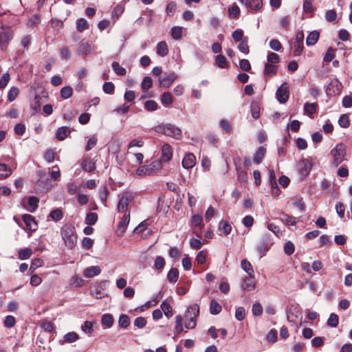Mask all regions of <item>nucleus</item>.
<instances>
[{"instance_id":"11","label":"nucleus","mask_w":352,"mask_h":352,"mask_svg":"<svg viewBox=\"0 0 352 352\" xmlns=\"http://www.w3.org/2000/svg\"><path fill=\"white\" fill-rule=\"evenodd\" d=\"M22 219L25 224L27 230L31 232H34L37 230L38 225L33 216L29 214H25L22 216Z\"/></svg>"},{"instance_id":"8","label":"nucleus","mask_w":352,"mask_h":352,"mask_svg":"<svg viewBox=\"0 0 352 352\" xmlns=\"http://www.w3.org/2000/svg\"><path fill=\"white\" fill-rule=\"evenodd\" d=\"M295 43L294 44V56H300L303 50V41H304V33L303 32H299L296 35Z\"/></svg>"},{"instance_id":"63","label":"nucleus","mask_w":352,"mask_h":352,"mask_svg":"<svg viewBox=\"0 0 352 352\" xmlns=\"http://www.w3.org/2000/svg\"><path fill=\"white\" fill-rule=\"evenodd\" d=\"M16 324L15 318L12 316H7L3 321V324L7 328H12Z\"/></svg>"},{"instance_id":"51","label":"nucleus","mask_w":352,"mask_h":352,"mask_svg":"<svg viewBox=\"0 0 352 352\" xmlns=\"http://www.w3.org/2000/svg\"><path fill=\"white\" fill-rule=\"evenodd\" d=\"M183 318L181 315H177L175 317V331L177 333L179 334L183 331Z\"/></svg>"},{"instance_id":"38","label":"nucleus","mask_w":352,"mask_h":352,"mask_svg":"<svg viewBox=\"0 0 352 352\" xmlns=\"http://www.w3.org/2000/svg\"><path fill=\"white\" fill-rule=\"evenodd\" d=\"M49 217L54 221H58L63 217V210L60 208L54 209L50 212Z\"/></svg>"},{"instance_id":"60","label":"nucleus","mask_w":352,"mask_h":352,"mask_svg":"<svg viewBox=\"0 0 352 352\" xmlns=\"http://www.w3.org/2000/svg\"><path fill=\"white\" fill-rule=\"evenodd\" d=\"M263 307L258 302H256L252 305V314L254 316H260L263 314Z\"/></svg>"},{"instance_id":"64","label":"nucleus","mask_w":352,"mask_h":352,"mask_svg":"<svg viewBox=\"0 0 352 352\" xmlns=\"http://www.w3.org/2000/svg\"><path fill=\"white\" fill-rule=\"evenodd\" d=\"M153 85V80L152 78L150 76H146L144 78L141 87L144 90H148L152 87Z\"/></svg>"},{"instance_id":"18","label":"nucleus","mask_w":352,"mask_h":352,"mask_svg":"<svg viewBox=\"0 0 352 352\" xmlns=\"http://www.w3.org/2000/svg\"><path fill=\"white\" fill-rule=\"evenodd\" d=\"M196 164V157L192 153L185 155L182 160V166L186 169L192 168Z\"/></svg>"},{"instance_id":"3","label":"nucleus","mask_w":352,"mask_h":352,"mask_svg":"<svg viewBox=\"0 0 352 352\" xmlns=\"http://www.w3.org/2000/svg\"><path fill=\"white\" fill-rule=\"evenodd\" d=\"M331 156L333 157L331 164L338 166L343 161L345 160L346 155V146L342 143H339L330 152Z\"/></svg>"},{"instance_id":"45","label":"nucleus","mask_w":352,"mask_h":352,"mask_svg":"<svg viewBox=\"0 0 352 352\" xmlns=\"http://www.w3.org/2000/svg\"><path fill=\"white\" fill-rule=\"evenodd\" d=\"M278 70V67L274 64L266 63L264 67V74L269 76L274 75Z\"/></svg>"},{"instance_id":"62","label":"nucleus","mask_w":352,"mask_h":352,"mask_svg":"<svg viewBox=\"0 0 352 352\" xmlns=\"http://www.w3.org/2000/svg\"><path fill=\"white\" fill-rule=\"evenodd\" d=\"M124 10V8L122 6L117 5L112 11V18H116L115 19L117 20L120 17V16L123 13Z\"/></svg>"},{"instance_id":"13","label":"nucleus","mask_w":352,"mask_h":352,"mask_svg":"<svg viewBox=\"0 0 352 352\" xmlns=\"http://www.w3.org/2000/svg\"><path fill=\"white\" fill-rule=\"evenodd\" d=\"M91 45L89 42L82 41L79 43L77 49V53L78 55L85 58L91 54Z\"/></svg>"},{"instance_id":"4","label":"nucleus","mask_w":352,"mask_h":352,"mask_svg":"<svg viewBox=\"0 0 352 352\" xmlns=\"http://www.w3.org/2000/svg\"><path fill=\"white\" fill-rule=\"evenodd\" d=\"M156 131L162 133L177 140L182 137V133L179 128L172 124H166L157 126Z\"/></svg>"},{"instance_id":"29","label":"nucleus","mask_w":352,"mask_h":352,"mask_svg":"<svg viewBox=\"0 0 352 352\" xmlns=\"http://www.w3.org/2000/svg\"><path fill=\"white\" fill-rule=\"evenodd\" d=\"M319 36L320 34L316 30L310 32L306 38V44L309 46L315 45L318 41Z\"/></svg>"},{"instance_id":"28","label":"nucleus","mask_w":352,"mask_h":352,"mask_svg":"<svg viewBox=\"0 0 352 352\" xmlns=\"http://www.w3.org/2000/svg\"><path fill=\"white\" fill-rule=\"evenodd\" d=\"M241 268L251 277L254 278V272L252 264L246 259L242 260L241 263Z\"/></svg>"},{"instance_id":"15","label":"nucleus","mask_w":352,"mask_h":352,"mask_svg":"<svg viewBox=\"0 0 352 352\" xmlns=\"http://www.w3.org/2000/svg\"><path fill=\"white\" fill-rule=\"evenodd\" d=\"M12 33L10 31L0 33V49L1 50H6L7 49L10 41L12 39Z\"/></svg>"},{"instance_id":"22","label":"nucleus","mask_w":352,"mask_h":352,"mask_svg":"<svg viewBox=\"0 0 352 352\" xmlns=\"http://www.w3.org/2000/svg\"><path fill=\"white\" fill-rule=\"evenodd\" d=\"M71 133V131L67 126H60L59 127L56 132V138L60 140L63 141L66 138H67Z\"/></svg>"},{"instance_id":"17","label":"nucleus","mask_w":352,"mask_h":352,"mask_svg":"<svg viewBox=\"0 0 352 352\" xmlns=\"http://www.w3.org/2000/svg\"><path fill=\"white\" fill-rule=\"evenodd\" d=\"M80 166L86 172L91 173L96 169L95 162L89 157H84L82 159Z\"/></svg>"},{"instance_id":"39","label":"nucleus","mask_w":352,"mask_h":352,"mask_svg":"<svg viewBox=\"0 0 352 352\" xmlns=\"http://www.w3.org/2000/svg\"><path fill=\"white\" fill-rule=\"evenodd\" d=\"M179 278V271L177 268H171L167 274V279L170 283H176Z\"/></svg>"},{"instance_id":"57","label":"nucleus","mask_w":352,"mask_h":352,"mask_svg":"<svg viewBox=\"0 0 352 352\" xmlns=\"http://www.w3.org/2000/svg\"><path fill=\"white\" fill-rule=\"evenodd\" d=\"M19 89L16 87H12L8 94V100L10 102H12L16 99L17 96L19 95Z\"/></svg>"},{"instance_id":"52","label":"nucleus","mask_w":352,"mask_h":352,"mask_svg":"<svg viewBox=\"0 0 352 352\" xmlns=\"http://www.w3.org/2000/svg\"><path fill=\"white\" fill-rule=\"evenodd\" d=\"M238 48L240 52L245 54L250 52L249 46L248 44V37H245L244 39L240 41Z\"/></svg>"},{"instance_id":"21","label":"nucleus","mask_w":352,"mask_h":352,"mask_svg":"<svg viewBox=\"0 0 352 352\" xmlns=\"http://www.w3.org/2000/svg\"><path fill=\"white\" fill-rule=\"evenodd\" d=\"M173 156V149L171 146L165 144L162 148V157L161 161L166 162H168Z\"/></svg>"},{"instance_id":"5","label":"nucleus","mask_w":352,"mask_h":352,"mask_svg":"<svg viewBox=\"0 0 352 352\" xmlns=\"http://www.w3.org/2000/svg\"><path fill=\"white\" fill-rule=\"evenodd\" d=\"M135 197V193L131 191H125L119 195V201L117 209L119 212L128 213V207Z\"/></svg>"},{"instance_id":"19","label":"nucleus","mask_w":352,"mask_h":352,"mask_svg":"<svg viewBox=\"0 0 352 352\" xmlns=\"http://www.w3.org/2000/svg\"><path fill=\"white\" fill-rule=\"evenodd\" d=\"M177 76L174 72L169 73L166 76L159 79L160 85L164 88L169 87L176 79Z\"/></svg>"},{"instance_id":"50","label":"nucleus","mask_w":352,"mask_h":352,"mask_svg":"<svg viewBox=\"0 0 352 352\" xmlns=\"http://www.w3.org/2000/svg\"><path fill=\"white\" fill-rule=\"evenodd\" d=\"M102 324L108 328L111 327L113 324V318L111 314H104L102 317Z\"/></svg>"},{"instance_id":"44","label":"nucleus","mask_w":352,"mask_h":352,"mask_svg":"<svg viewBox=\"0 0 352 352\" xmlns=\"http://www.w3.org/2000/svg\"><path fill=\"white\" fill-rule=\"evenodd\" d=\"M76 29L80 32L89 29V25L87 20L84 18L78 19L76 21Z\"/></svg>"},{"instance_id":"2","label":"nucleus","mask_w":352,"mask_h":352,"mask_svg":"<svg viewBox=\"0 0 352 352\" xmlns=\"http://www.w3.org/2000/svg\"><path fill=\"white\" fill-rule=\"evenodd\" d=\"M199 314V306L197 304H193L187 308L184 315L186 318L184 326L186 329H192L195 328L197 325V317Z\"/></svg>"},{"instance_id":"40","label":"nucleus","mask_w":352,"mask_h":352,"mask_svg":"<svg viewBox=\"0 0 352 352\" xmlns=\"http://www.w3.org/2000/svg\"><path fill=\"white\" fill-rule=\"evenodd\" d=\"M222 307L219 303L215 300H212L210 305V312L212 315H217L221 311Z\"/></svg>"},{"instance_id":"30","label":"nucleus","mask_w":352,"mask_h":352,"mask_svg":"<svg viewBox=\"0 0 352 352\" xmlns=\"http://www.w3.org/2000/svg\"><path fill=\"white\" fill-rule=\"evenodd\" d=\"M104 284L100 283L98 285L94 290L92 292V295L97 299H100L107 296L104 288L103 287Z\"/></svg>"},{"instance_id":"54","label":"nucleus","mask_w":352,"mask_h":352,"mask_svg":"<svg viewBox=\"0 0 352 352\" xmlns=\"http://www.w3.org/2000/svg\"><path fill=\"white\" fill-rule=\"evenodd\" d=\"M161 102L164 105H169L173 102V96L170 92H164L161 96Z\"/></svg>"},{"instance_id":"58","label":"nucleus","mask_w":352,"mask_h":352,"mask_svg":"<svg viewBox=\"0 0 352 352\" xmlns=\"http://www.w3.org/2000/svg\"><path fill=\"white\" fill-rule=\"evenodd\" d=\"M158 104L155 100H147L144 102V108L148 111H154L158 109Z\"/></svg>"},{"instance_id":"9","label":"nucleus","mask_w":352,"mask_h":352,"mask_svg":"<svg viewBox=\"0 0 352 352\" xmlns=\"http://www.w3.org/2000/svg\"><path fill=\"white\" fill-rule=\"evenodd\" d=\"M341 85L342 84L338 80L333 79L327 87V94L329 96L338 95L341 91Z\"/></svg>"},{"instance_id":"48","label":"nucleus","mask_w":352,"mask_h":352,"mask_svg":"<svg viewBox=\"0 0 352 352\" xmlns=\"http://www.w3.org/2000/svg\"><path fill=\"white\" fill-rule=\"evenodd\" d=\"M118 324L120 327L126 329L130 324L129 317L126 314L120 315L118 320Z\"/></svg>"},{"instance_id":"59","label":"nucleus","mask_w":352,"mask_h":352,"mask_svg":"<svg viewBox=\"0 0 352 352\" xmlns=\"http://www.w3.org/2000/svg\"><path fill=\"white\" fill-rule=\"evenodd\" d=\"M177 10V3L175 1L169 2L166 8V12L168 16H171L174 15Z\"/></svg>"},{"instance_id":"25","label":"nucleus","mask_w":352,"mask_h":352,"mask_svg":"<svg viewBox=\"0 0 352 352\" xmlns=\"http://www.w3.org/2000/svg\"><path fill=\"white\" fill-rule=\"evenodd\" d=\"M101 269L99 266H91L85 269L84 276L87 278H92L100 274Z\"/></svg>"},{"instance_id":"61","label":"nucleus","mask_w":352,"mask_h":352,"mask_svg":"<svg viewBox=\"0 0 352 352\" xmlns=\"http://www.w3.org/2000/svg\"><path fill=\"white\" fill-rule=\"evenodd\" d=\"M339 125L342 128H347L349 126V118L346 114H342L338 120Z\"/></svg>"},{"instance_id":"26","label":"nucleus","mask_w":352,"mask_h":352,"mask_svg":"<svg viewBox=\"0 0 352 352\" xmlns=\"http://www.w3.org/2000/svg\"><path fill=\"white\" fill-rule=\"evenodd\" d=\"M79 338H80L79 335L77 333H76L74 331H71V332L66 333L63 337L61 342L63 344L73 343V342H75L76 341H77L78 340H79Z\"/></svg>"},{"instance_id":"7","label":"nucleus","mask_w":352,"mask_h":352,"mask_svg":"<svg viewBox=\"0 0 352 352\" xmlns=\"http://www.w3.org/2000/svg\"><path fill=\"white\" fill-rule=\"evenodd\" d=\"M242 4H244L248 11L258 12L263 8V0H239Z\"/></svg>"},{"instance_id":"46","label":"nucleus","mask_w":352,"mask_h":352,"mask_svg":"<svg viewBox=\"0 0 352 352\" xmlns=\"http://www.w3.org/2000/svg\"><path fill=\"white\" fill-rule=\"evenodd\" d=\"M215 65L220 68H225L228 65L226 58L222 54L217 55L215 58Z\"/></svg>"},{"instance_id":"43","label":"nucleus","mask_w":352,"mask_h":352,"mask_svg":"<svg viewBox=\"0 0 352 352\" xmlns=\"http://www.w3.org/2000/svg\"><path fill=\"white\" fill-rule=\"evenodd\" d=\"M60 94L63 99H68L73 94V89L70 86L63 87L60 89Z\"/></svg>"},{"instance_id":"6","label":"nucleus","mask_w":352,"mask_h":352,"mask_svg":"<svg viewBox=\"0 0 352 352\" xmlns=\"http://www.w3.org/2000/svg\"><path fill=\"white\" fill-rule=\"evenodd\" d=\"M313 167L312 162L309 159H302L297 164V170L302 176H307L309 174Z\"/></svg>"},{"instance_id":"12","label":"nucleus","mask_w":352,"mask_h":352,"mask_svg":"<svg viewBox=\"0 0 352 352\" xmlns=\"http://www.w3.org/2000/svg\"><path fill=\"white\" fill-rule=\"evenodd\" d=\"M190 226L192 228H196L199 229V232H197L195 230L194 231V233L196 234L197 236H200L201 231L203 229L204 225L203 223V218L199 214H195L192 217L191 221H190Z\"/></svg>"},{"instance_id":"1","label":"nucleus","mask_w":352,"mask_h":352,"mask_svg":"<svg viewBox=\"0 0 352 352\" xmlns=\"http://www.w3.org/2000/svg\"><path fill=\"white\" fill-rule=\"evenodd\" d=\"M60 235L65 245L69 249H73L77 243V235L75 227L71 223L65 224L60 229Z\"/></svg>"},{"instance_id":"47","label":"nucleus","mask_w":352,"mask_h":352,"mask_svg":"<svg viewBox=\"0 0 352 352\" xmlns=\"http://www.w3.org/2000/svg\"><path fill=\"white\" fill-rule=\"evenodd\" d=\"M98 221V214L96 212H89L85 217V223L89 226L94 225Z\"/></svg>"},{"instance_id":"31","label":"nucleus","mask_w":352,"mask_h":352,"mask_svg":"<svg viewBox=\"0 0 352 352\" xmlns=\"http://www.w3.org/2000/svg\"><path fill=\"white\" fill-rule=\"evenodd\" d=\"M157 53L164 57L168 54V45L165 41H160L157 45Z\"/></svg>"},{"instance_id":"10","label":"nucleus","mask_w":352,"mask_h":352,"mask_svg":"<svg viewBox=\"0 0 352 352\" xmlns=\"http://www.w3.org/2000/svg\"><path fill=\"white\" fill-rule=\"evenodd\" d=\"M276 98L278 101L281 103H285L289 98V91L288 87L285 85H282L276 91Z\"/></svg>"},{"instance_id":"35","label":"nucleus","mask_w":352,"mask_h":352,"mask_svg":"<svg viewBox=\"0 0 352 352\" xmlns=\"http://www.w3.org/2000/svg\"><path fill=\"white\" fill-rule=\"evenodd\" d=\"M32 254V250L29 248L20 249L18 251V258L20 260H26L30 258Z\"/></svg>"},{"instance_id":"42","label":"nucleus","mask_w":352,"mask_h":352,"mask_svg":"<svg viewBox=\"0 0 352 352\" xmlns=\"http://www.w3.org/2000/svg\"><path fill=\"white\" fill-rule=\"evenodd\" d=\"M161 309L164 313L165 316L169 318L173 316V309L169 303L166 301H163L160 305Z\"/></svg>"},{"instance_id":"20","label":"nucleus","mask_w":352,"mask_h":352,"mask_svg":"<svg viewBox=\"0 0 352 352\" xmlns=\"http://www.w3.org/2000/svg\"><path fill=\"white\" fill-rule=\"evenodd\" d=\"M130 221V212H128V213H124L123 217L122 218L121 221L119 223L118 227V233L120 235L123 234L126 228L129 223Z\"/></svg>"},{"instance_id":"16","label":"nucleus","mask_w":352,"mask_h":352,"mask_svg":"<svg viewBox=\"0 0 352 352\" xmlns=\"http://www.w3.org/2000/svg\"><path fill=\"white\" fill-rule=\"evenodd\" d=\"M272 243L269 240V236L267 235H265L262 241L257 245V251L260 254L261 256H264L266 252L270 249Z\"/></svg>"},{"instance_id":"36","label":"nucleus","mask_w":352,"mask_h":352,"mask_svg":"<svg viewBox=\"0 0 352 352\" xmlns=\"http://www.w3.org/2000/svg\"><path fill=\"white\" fill-rule=\"evenodd\" d=\"M282 222L287 226H295L296 224V218L292 216H290L286 213L281 214L280 218Z\"/></svg>"},{"instance_id":"53","label":"nucleus","mask_w":352,"mask_h":352,"mask_svg":"<svg viewBox=\"0 0 352 352\" xmlns=\"http://www.w3.org/2000/svg\"><path fill=\"white\" fill-rule=\"evenodd\" d=\"M339 322V318L337 314H331L327 320V325L331 327H336Z\"/></svg>"},{"instance_id":"56","label":"nucleus","mask_w":352,"mask_h":352,"mask_svg":"<svg viewBox=\"0 0 352 352\" xmlns=\"http://www.w3.org/2000/svg\"><path fill=\"white\" fill-rule=\"evenodd\" d=\"M50 23L52 28L56 32L62 29L63 27V22L60 19H52Z\"/></svg>"},{"instance_id":"27","label":"nucleus","mask_w":352,"mask_h":352,"mask_svg":"<svg viewBox=\"0 0 352 352\" xmlns=\"http://www.w3.org/2000/svg\"><path fill=\"white\" fill-rule=\"evenodd\" d=\"M266 148L264 146H261L258 147V150L254 155L253 162L256 164H260L264 158Z\"/></svg>"},{"instance_id":"24","label":"nucleus","mask_w":352,"mask_h":352,"mask_svg":"<svg viewBox=\"0 0 352 352\" xmlns=\"http://www.w3.org/2000/svg\"><path fill=\"white\" fill-rule=\"evenodd\" d=\"M254 278L245 277L243 279V282L241 283V288L245 292H250L254 289L255 283L253 280Z\"/></svg>"},{"instance_id":"41","label":"nucleus","mask_w":352,"mask_h":352,"mask_svg":"<svg viewBox=\"0 0 352 352\" xmlns=\"http://www.w3.org/2000/svg\"><path fill=\"white\" fill-rule=\"evenodd\" d=\"M166 261L162 256H157L154 261V268L162 272L165 266Z\"/></svg>"},{"instance_id":"55","label":"nucleus","mask_w":352,"mask_h":352,"mask_svg":"<svg viewBox=\"0 0 352 352\" xmlns=\"http://www.w3.org/2000/svg\"><path fill=\"white\" fill-rule=\"evenodd\" d=\"M229 16L234 19H237L240 14V9L238 6L234 4L228 9Z\"/></svg>"},{"instance_id":"23","label":"nucleus","mask_w":352,"mask_h":352,"mask_svg":"<svg viewBox=\"0 0 352 352\" xmlns=\"http://www.w3.org/2000/svg\"><path fill=\"white\" fill-rule=\"evenodd\" d=\"M318 106L316 102L309 103L306 102L304 104V111L305 113L308 115L309 117H312V116L316 113L318 111Z\"/></svg>"},{"instance_id":"33","label":"nucleus","mask_w":352,"mask_h":352,"mask_svg":"<svg viewBox=\"0 0 352 352\" xmlns=\"http://www.w3.org/2000/svg\"><path fill=\"white\" fill-rule=\"evenodd\" d=\"M39 200L35 196H31L28 198V210L33 212H34L36 208H38Z\"/></svg>"},{"instance_id":"32","label":"nucleus","mask_w":352,"mask_h":352,"mask_svg":"<svg viewBox=\"0 0 352 352\" xmlns=\"http://www.w3.org/2000/svg\"><path fill=\"white\" fill-rule=\"evenodd\" d=\"M219 230L224 235H228L231 230L232 226L227 221H221L219 223Z\"/></svg>"},{"instance_id":"34","label":"nucleus","mask_w":352,"mask_h":352,"mask_svg":"<svg viewBox=\"0 0 352 352\" xmlns=\"http://www.w3.org/2000/svg\"><path fill=\"white\" fill-rule=\"evenodd\" d=\"M12 174L11 168L6 164H0V179L8 177Z\"/></svg>"},{"instance_id":"49","label":"nucleus","mask_w":352,"mask_h":352,"mask_svg":"<svg viewBox=\"0 0 352 352\" xmlns=\"http://www.w3.org/2000/svg\"><path fill=\"white\" fill-rule=\"evenodd\" d=\"M112 69L113 72L119 76H124L126 73V69L120 65V64L118 62H113L112 63Z\"/></svg>"},{"instance_id":"14","label":"nucleus","mask_w":352,"mask_h":352,"mask_svg":"<svg viewBox=\"0 0 352 352\" xmlns=\"http://www.w3.org/2000/svg\"><path fill=\"white\" fill-rule=\"evenodd\" d=\"M156 164L157 162H153L149 165L140 166L136 170V174L139 176L150 175L154 172Z\"/></svg>"},{"instance_id":"37","label":"nucleus","mask_w":352,"mask_h":352,"mask_svg":"<svg viewBox=\"0 0 352 352\" xmlns=\"http://www.w3.org/2000/svg\"><path fill=\"white\" fill-rule=\"evenodd\" d=\"M236 170L237 172V179L241 184H246L248 182V175L246 171L242 170L236 164Z\"/></svg>"}]
</instances>
